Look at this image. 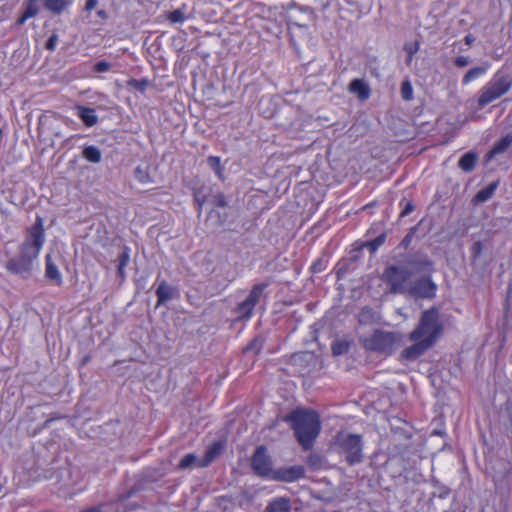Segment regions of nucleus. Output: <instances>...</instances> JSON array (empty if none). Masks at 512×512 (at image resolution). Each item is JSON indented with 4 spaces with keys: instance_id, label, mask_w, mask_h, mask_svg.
I'll use <instances>...</instances> for the list:
<instances>
[{
    "instance_id": "f257e3e1",
    "label": "nucleus",
    "mask_w": 512,
    "mask_h": 512,
    "mask_svg": "<svg viewBox=\"0 0 512 512\" xmlns=\"http://www.w3.org/2000/svg\"><path fill=\"white\" fill-rule=\"evenodd\" d=\"M394 260L395 263L387 265L382 275L383 281L394 294L406 293L414 275L434 271V262L423 251L400 254Z\"/></svg>"
},
{
    "instance_id": "f03ea898",
    "label": "nucleus",
    "mask_w": 512,
    "mask_h": 512,
    "mask_svg": "<svg viewBox=\"0 0 512 512\" xmlns=\"http://www.w3.org/2000/svg\"><path fill=\"white\" fill-rule=\"evenodd\" d=\"M44 242V221L41 216L37 215L34 224L27 229L26 237L19 246L18 254L7 260L5 264L7 271L25 280L32 277Z\"/></svg>"
},
{
    "instance_id": "7ed1b4c3",
    "label": "nucleus",
    "mask_w": 512,
    "mask_h": 512,
    "mask_svg": "<svg viewBox=\"0 0 512 512\" xmlns=\"http://www.w3.org/2000/svg\"><path fill=\"white\" fill-rule=\"evenodd\" d=\"M284 421L290 423L303 450L311 449L321 430L318 413L313 410L298 408L286 415Z\"/></svg>"
},
{
    "instance_id": "20e7f679",
    "label": "nucleus",
    "mask_w": 512,
    "mask_h": 512,
    "mask_svg": "<svg viewBox=\"0 0 512 512\" xmlns=\"http://www.w3.org/2000/svg\"><path fill=\"white\" fill-rule=\"evenodd\" d=\"M512 87V75L505 68L494 73L492 78L479 90L477 105L479 109L501 98Z\"/></svg>"
},
{
    "instance_id": "39448f33",
    "label": "nucleus",
    "mask_w": 512,
    "mask_h": 512,
    "mask_svg": "<svg viewBox=\"0 0 512 512\" xmlns=\"http://www.w3.org/2000/svg\"><path fill=\"white\" fill-rule=\"evenodd\" d=\"M360 342L367 351L391 355L402 344L399 332L376 329L370 335L361 337Z\"/></svg>"
},
{
    "instance_id": "423d86ee",
    "label": "nucleus",
    "mask_w": 512,
    "mask_h": 512,
    "mask_svg": "<svg viewBox=\"0 0 512 512\" xmlns=\"http://www.w3.org/2000/svg\"><path fill=\"white\" fill-rule=\"evenodd\" d=\"M441 332L442 325L439 322V310L432 307L422 312L419 324L410 333L409 339H423L428 342L431 341V344L434 345Z\"/></svg>"
},
{
    "instance_id": "0eeeda50",
    "label": "nucleus",
    "mask_w": 512,
    "mask_h": 512,
    "mask_svg": "<svg viewBox=\"0 0 512 512\" xmlns=\"http://www.w3.org/2000/svg\"><path fill=\"white\" fill-rule=\"evenodd\" d=\"M339 453L345 457L346 462L353 466L363 460V439L361 435L342 433L337 436Z\"/></svg>"
},
{
    "instance_id": "6e6552de",
    "label": "nucleus",
    "mask_w": 512,
    "mask_h": 512,
    "mask_svg": "<svg viewBox=\"0 0 512 512\" xmlns=\"http://www.w3.org/2000/svg\"><path fill=\"white\" fill-rule=\"evenodd\" d=\"M251 466L257 476L272 480L275 470H273V462L265 446L256 448L252 456Z\"/></svg>"
},
{
    "instance_id": "1a4fd4ad",
    "label": "nucleus",
    "mask_w": 512,
    "mask_h": 512,
    "mask_svg": "<svg viewBox=\"0 0 512 512\" xmlns=\"http://www.w3.org/2000/svg\"><path fill=\"white\" fill-rule=\"evenodd\" d=\"M314 19L315 13L312 8L308 6H298L296 3L290 4L287 21L289 30L293 27L307 30L309 22L314 21Z\"/></svg>"
},
{
    "instance_id": "9d476101",
    "label": "nucleus",
    "mask_w": 512,
    "mask_h": 512,
    "mask_svg": "<svg viewBox=\"0 0 512 512\" xmlns=\"http://www.w3.org/2000/svg\"><path fill=\"white\" fill-rule=\"evenodd\" d=\"M269 283L255 284L247 298L239 303L235 309V313L239 319H249L252 316V312L259 302L264 290L268 287Z\"/></svg>"
},
{
    "instance_id": "9b49d317",
    "label": "nucleus",
    "mask_w": 512,
    "mask_h": 512,
    "mask_svg": "<svg viewBox=\"0 0 512 512\" xmlns=\"http://www.w3.org/2000/svg\"><path fill=\"white\" fill-rule=\"evenodd\" d=\"M428 276H423L413 282L408 291L412 296L419 298H427L431 299L435 296L437 285L432 281L430 274L427 273Z\"/></svg>"
},
{
    "instance_id": "f8f14e48",
    "label": "nucleus",
    "mask_w": 512,
    "mask_h": 512,
    "mask_svg": "<svg viewBox=\"0 0 512 512\" xmlns=\"http://www.w3.org/2000/svg\"><path fill=\"white\" fill-rule=\"evenodd\" d=\"M415 343L407 348H405L401 354V360L405 361H415L420 356H422L428 349H430L433 345L431 341H425L423 339L413 340Z\"/></svg>"
},
{
    "instance_id": "ddd939ff",
    "label": "nucleus",
    "mask_w": 512,
    "mask_h": 512,
    "mask_svg": "<svg viewBox=\"0 0 512 512\" xmlns=\"http://www.w3.org/2000/svg\"><path fill=\"white\" fill-rule=\"evenodd\" d=\"M305 474V469L303 466L295 465L287 468H280L275 470L274 475H272V480L274 481H284V482H293L300 478H302Z\"/></svg>"
},
{
    "instance_id": "4468645a",
    "label": "nucleus",
    "mask_w": 512,
    "mask_h": 512,
    "mask_svg": "<svg viewBox=\"0 0 512 512\" xmlns=\"http://www.w3.org/2000/svg\"><path fill=\"white\" fill-rule=\"evenodd\" d=\"M45 277L56 286L63 284L62 275L50 254L45 256Z\"/></svg>"
},
{
    "instance_id": "2eb2a0df",
    "label": "nucleus",
    "mask_w": 512,
    "mask_h": 512,
    "mask_svg": "<svg viewBox=\"0 0 512 512\" xmlns=\"http://www.w3.org/2000/svg\"><path fill=\"white\" fill-rule=\"evenodd\" d=\"M177 290L166 281H161L156 289L157 306L166 303L175 297Z\"/></svg>"
},
{
    "instance_id": "dca6fc26",
    "label": "nucleus",
    "mask_w": 512,
    "mask_h": 512,
    "mask_svg": "<svg viewBox=\"0 0 512 512\" xmlns=\"http://www.w3.org/2000/svg\"><path fill=\"white\" fill-rule=\"evenodd\" d=\"M75 110L77 111V116L87 127H92L98 123V116L93 108L76 105Z\"/></svg>"
},
{
    "instance_id": "f3484780",
    "label": "nucleus",
    "mask_w": 512,
    "mask_h": 512,
    "mask_svg": "<svg viewBox=\"0 0 512 512\" xmlns=\"http://www.w3.org/2000/svg\"><path fill=\"white\" fill-rule=\"evenodd\" d=\"M130 261V249L127 246H124L122 251L117 256L115 262L117 263V275L120 278L121 282H123L126 278L125 268L129 264Z\"/></svg>"
},
{
    "instance_id": "a211bd4d",
    "label": "nucleus",
    "mask_w": 512,
    "mask_h": 512,
    "mask_svg": "<svg viewBox=\"0 0 512 512\" xmlns=\"http://www.w3.org/2000/svg\"><path fill=\"white\" fill-rule=\"evenodd\" d=\"M291 502L288 498L279 497L268 503L266 512H291Z\"/></svg>"
},
{
    "instance_id": "6ab92c4d",
    "label": "nucleus",
    "mask_w": 512,
    "mask_h": 512,
    "mask_svg": "<svg viewBox=\"0 0 512 512\" xmlns=\"http://www.w3.org/2000/svg\"><path fill=\"white\" fill-rule=\"evenodd\" d=\"M349 90L357 94L358 98L361 100H366L370 96L369 87L361 79L352 80L351 83L349 84Z\"/></svg>"
},
{
    "instance_id": "aec40b11",
    "label": "nucleus",
    "mask_w": 512,
    "mask_h": 512,
    "mask_svg": "<svg viewBox=\"0 0 512 512\" xmlns=\"http://www.w3.org/2000/svg\"><path fill=\"white\" fill-rule=\"evenodd\" d=\"M499 182L493 181L490 184H488L486 187L482 188L477 192V194L474 196L473 201L475 203H484L487 200H489L493 194L495 193L496 189L498 188Z\"/></svg>"
},
{
    "instance_id": "412c9836",
    "label": "nucleus",
    "mask_w": 512,
    "mask_h": 512,
    "mask_svg": "<svg viewBox=\"0 0 512 512\" xmlns=\"http://www.w3.org/2000/svg\"><path fill=\"white\" fill-rule=\"evenodd\" d=\"M512 144V133L507 134L498 140L492 149L487 154L488 159L493 158L495 155L505 152L508 147Z\"/></svg>"
},
{
    "instance_id": "4be33fe9",
    "label": "nucleus",
    "mask_w": 512,
    "mask_h": 512,
    "mask_svg": "<svg viewBox=\"0 0 512 512\" xmlns=\"http://www.w3.org/2000/svg\"><path fill=\"white\" fill-rule=\"evenodd\" d=\"M222 445L219 442L213 443L206 451L204 458L198 464L200 467L210 465L221 453Z\"/></svg>"
},
{
    "instance_id": "5701e85b",
    "label": "nucleus",
    "mask_w": 512,
    "mask_h": 512,
    "mask_svg": "<svg viewBox=\"0 0 512 512\" xmlns=\"http://www.w3.org/2000/svg\"><path fill=\"white\" fill-rule=\"evenodd\" d=\"M477 154L474 152L465 153L459 160L458 166L466 172L472 171L477 163Z\"/></svg>"
},
{
    "instance_id": "b1692460",
    "label": "nucleus",
    "mask_w": 512,
    "mask_h": 512,
    "mask_svg": "<svg viewBox=\"0 0 512 512\" xmlns=\"http://www.w3.org/2000/svg\"><path fill=\"white\" fill-rule=\"evenodd\" d=\"M46 9L54 14H61L69 5V0H43Z\"/></svg>"
},
{
    "instance_id": "393cba45",
    "label": "nucleus",
    "mask_w": 512,
    "mask_h": 512,
    "mask_svg": "<svg viewBox=\"0 0 512 512\" xmlns=\"http://www.w3.org/2000/svg\"><path fill=\"white\" fill-rule=\"evenodd\" d=\"M351 343L344 339H336L331 344L332 354L341 356L349 352Z\"/></svg>"
},
{
    "instance_id": "a878e982",
    "label": "nucleus",
    "mask_w": 512,
    "mask_h": 512,
    "mask_svg": "<svg viewBox=\"0 0 512 512\" xmlns=\"http://www.w3.org/2000/svg\"><path fill=\"white\" fill-rule=\"evenodd\" d=\"M82 155L87 161L92 163H99L102 159L100 149L93 145L86 146L83 149Z\"/></svg>"
},
{
    "instance_id": "bb28decb",
    "label": "nucleus",
    "mask_w": 512,
    "mask_h": 512,
    "mask_svg": "<svg viewBox=\"0 0 512 512\" xmlns=\"http://www.w3.org/2000/svg\"><path fill=\"white\" fill-rule=\"evenodd\" d=\"M386 233L382 232L376 238L366 241L361 245V248H366L370 251L371 254H374L380 246H382L386 241Z\"/></svg>"
},
{
    "instance_id": "cd10ccee",
    "label": "nucleus",
    "mask_w": 512,
    "mask_h": 512,
    "mask_svg": "<svg viewBox=\"0 0 512 512\" xmlns=\"http://www.w3.org/2000/svg\"><path fill=\"white\" fill-rule=\"evenodd\" d=\"M488 67H489V65L486 64L484 66L474 67V68L470 69L464 75V77L462 79V83L464 85H466V84L470 83L471 81L475 80L476 78L480 77L481 75L485 74L486 71L488 70Z\"/></svg>"
},
{
    "instance_id": "c85d7f7f",
    "label": "nucleus",
    "mask_w": 512,
    "mask_h": 512,
    "mask_svg": "<svg viewBox=\"0 0 512 512\" xmlns=\"http://www.w3.org/2000/svg\"><path fill=\"white\" fill-rule=\"evenodd\" d=\"M419 48H420L419 41L408 42L404 45L403 49L407 54V58H406L407 65L411 64L413 56L419 51Z\"/></svg>"
},
{
    "instance_id": "c756f323",
    "label": "nucleus",
    "mask_w": 512,
    "mask_h": 512,
    "mask_svg": "<svg viewBox=\"0 0 512 512\" xmlns=\"http://www.w3.org/2000/svg\"><path fill=\"white\" fill-rule=\"evenodd\" d=\"M207 164L213 171H215V173L217 174L218 177H220V178L222 177L223 167L221 165V161H220L219 157L209 156L207 158Z\"/></svg>"
},
{
    "instance_id": "7c9ffc66",
    "label": "nucleus",
    "mask_w": 512,
    "mask_h": 512,
    "mask_svg": "<svg viewBox=\"0 0 512 512\" xmlns=\"http://www.w3.org/2000/svg\"><path fill=\"white\" fill-rule=\"evenodd\" d=\"M197 461V457L194 454H186L179 462L178 467L180 469L191 468Z\"/></svg>"
},
{
    "instance_id": "2f4dec72",
    "label": "nucleus",
    "mask_w": 512,
    "mask_h": 512,
    "mask_svg": "<svg viewBox=\"0 0 512 512\" xmlns=\"http://www.w3.org/2000/svg\"><path fill=\"white\" fill-rule=\"evenodd\" d=\"M401 96L404 100L409 101L413 97V88L410 81H403L401 84Z\"/></svg>"
},
{
    "instance_id": "473e14b6",
    "label": "nucleus",
    "mask_w": 512,
    "mask_h": 512,
    "mask_svg": "<svg viewBox=\"0 0 512 512\" xmlns=\"http://www.w3.org/2000/svg\"><path fill=\"white\" fill-rule=\"evenodd\" d=\"M418 226H419V224L410 228L409 232L402 239V241L400 242L398 247L407 249L410 246V244L412 243L413 237H414L416 231L418 230Z\"/></svg>"
},
{
    "instance_id": "72a5a7b5",
    "label": "nucleus",
    "mask_w": 512,
    "mask_h": 512,
    "mask_svg": "<svg viewBox=\"0 0 512 512\" xmlns=\"http://www.w3.org/2000/svg\"><path fill=\"white\" fill-rule=\"evenodd\" d=\"M168 20L172 23H182L185 20L184 12L180 9L173 10L168 14Z\"/></svg>"
},
{
    "instance_id": "f704fd0d",
    "label": "nucleus",
    "mask_w": 512,
    "mask_h": 512,
    "mask_svg": "<svg viewBox=\"0 0 512 512\" xmlns=\"http://www.w3.org/2000/svg\"><path fill=\"white\" fill-rule=\"evenodd\" d=\"M148 84H149V82L146 79H142V80L131 79L128 81V86H130L136 90H139L141 92L145 91Z\"/></svg>"
},
{
    "instance_id": "c9c22d12",
    "label": "nucleus",
    "mask_w": 512,
    "mask_h": 512,
    "mask_svg": "<svg viewBox=\"0 0 512 512\" xmlns=\"http://www.w3.org/2000/svg\"><path fill=\"white\" fill-rule=\"evenodd\" d=\"M483 244L481 241H475L471 246V258L476 261L482 254Z\"/></svg>"
},
{
    "instance_id": "e433bc0d",
    "label": "nucleus",
    "mask_w": 512,
    "mask_h": 512,
    "mask_svg": "<svg viewBox=\"0 0 512 512\" xmlns=\"http://www.w3.org/2000/svg\"><path fill=\"white\" fill-rule=\"evenodd\" d=\"M400 205L403 206V209L400 213V217L403 218L409 215L414 210V204L411 201L402 200Z\"/></svg>"
},
{
    "instance_id": "4c0bfd02",
    "label": "nucleus",
    "mask_w": 512,
    "mask_h": 512,
    "mask_svg": "<svg viewBox=\"0 0 512 512\" xmlns=\"http://www.w3.org/2000/svg\"><path fill=\"white\" fill-rule=\"evenodd\" d=\"M261 348H262V340L255 338L246 346L244 351L247 352L250 350H255L258 353L261 350Z\"/></svg>"
},
{
    "instance_id": "58836bf2",
    "label": "nucleus",
    "mask_w": 512,
    "mask_h": 512,
    "mask_svg": "<svg viewBox=\"0 0 512 512\" xmlns=\"http://www.w3.org/2000/svg\"><path fill=\"white\" fill-rule=\"evenodd\" d=\"M372 318V310L370 308H363L359 314V322L367 323Z\"/></svg>"
},
{
    "instance_id": "ea45409f",
    "label": "nucleus",
    "mask_w": 512,
    "mask_h": 512,
    "mask_svg": "<svg viewBox=\"0 0 512 512\" xmlns=\"http://www.w3.org/2000/svg\"><path fill=\"white\" fill-rule=\"evenodd\" d=\"M213 203L218 207H226L227 201H226L225 195L221 192L215 194L213 196Z\"/></svg>"
},
{
    "instance_id": "a19ab883",
    "label": "nucleus",
    "mask_w": 512,
    "mask_h": 512,
    "mask_svg": "<svg viewBox=\"0 0 512 512\" xmlns=\"http://www.w3.org/2000/svg\"><path fill=\"white\" fill-rule=\"evenodd\" d=\"M39 12V9L38 7L33 4V3H30L27 7H26V10L24 12V18H31V17H34L38 14Z\"/></svg>"
},
{
    "instance_id": "79ce46f5",
    "label": "nucleus",
    "mask_w": 512,
    "mask_h": 512,
    "mask_svg": "<svg viewBox=\"0 0 512 512\" xmlns=\"http://www.w3.org/2000/svg\"><path fill=\"white\" fill-rule=\"evenodd\" d=\"M111 68V64L106 61H99L94 66V71L98 73H103L108 71Z\"/></svg>"
},
{
    "instance_id": "37998d69",
    "label": "nucleus",
    "mask_w": 512,
    "mask_h": 512,
    "mask_svg": "<svg viewBox=\"0 0 512 512\" xmlns=\"http://www.w3.org/2000/svg\"><path fill=\"white\" fill-rule=\"evenodd\" d=\"M57 43H58V35L54 33L47 40V42L45 44V48L47 50L53 51L56 48Z\"/></svg>"
},
{
    "instance_id": "c03bdc74",
    "label": "nucleus",
    "mask_w": 512,
    "mask_h": 512,
    "mask_svg": "<svg viewBox=\"0 0 512 512\" xmlns=\"http://www.w3.org/2000/svg\"><path fill=\"white\" fill-rule=\"evenodd\" d=\"M454 63L457 67H465L470 63V61L465 56H459L455 59Z\"/></svg>"
},
{
    "instance_id": "a18cd8bd",
    "label": "nucleus",
    "mask_w": 512,
    "mask_h": 512,
    "mask_svg": "<svg viewBox=\"0 0 512 512\" xmlns=\"http://www.w3.org/2000/svg\"><path fill=\"white\" fill-rule=\"evenodd\" d=\"M98 4V0H87L85 3V10L87 12L92 11Z\"/></svg>"
},
{
    "instance_id": "49530a36",
    "label": "nucleus",
    "mask_w": 512,
    "mask_h": 512,
    "mask_svg": "<svg viewBox=\"0 0 512 512\" xmlns=\"http://www.w3.org/2000/svg\"><path fill=\"white\" fill-rule=\"evenodd\" d=\"M464 41L467 45H472V43L475 41V37L472 35V34H467L465 37H464Z\"/></svg>"
},
{
    "instance_id": "de8ad7c7",
    "label": "nucleus",
    "mask_w": 512,
    "mask_h": 512,
    "mask_svg": "<svg viewBox=\"0 0 512 512\" xmlns=\"http://www.w3.org/2000/svg\"><path fill=\"white\" fill-rule=\"evenodd\" d=\"M319 460V457L316 455H310L308 458V462L310 465H316V462Z\"/></svg>"
},
{
    "instance_id": "09e8293b",
    "label": "nucleus",
    "mask_w": 512,
    "mask_h": 512,
    "mask_svg": "<svg viewBox=\"0 0 512 512\" xmlns=\"http://www.w3.org/2000/svg\"><path fill=\"white\" fill-rule=\"evenodd\" d=\"M136 175H137V178L141 181V182H145V176L143 175L141 169L138 167L136 169Z\"/></svg>"
},
{
    "instance_id": "8fccbe9b",
    "label": "nucleus",
    "mask_w": 512,
    "mask_h": 512,
    "mask_svg": "<svg viewBox=\"0 0 512 512\" xmlns=\"http://www.w3.org/2000/svg\"><path fill=\"white\" fill-rule=\"evenodd\" d=\"M97 15H98V17H100L102 19L108 18V13L105 10H98Z\"/></svg>"
},
{
    "instance_id": "3c124183",
    "label": "nucleus",
    "mask_w": 512,
    "mask_h": 512,
    "mask_svg": "<svg viewBox=\"0 0 512 512\" xmlns=\"http://www.w3.org/2000/svg\"><path fill=\"white\" fill-rule=\"evenodd\" d=\"M81 512H103V511L100 509V507H90Z\"/></svg>"
},
{
    "instance_id": "603ef678",
    "label": "nucleus",
    "mask_w": 512,
    "mask_h": 512,
    "mask_svg": "<svg viewBox=\"0 0 512 512\" xmlns=\"http://www.w3.org/2000/svg\"><path fill=\"white\" fill-rule=\"evenodd\" d=\"M28 18H24V14L16 21V24L18 26H21L25 23V21L27 20Z\"/></svg>"
},
{
    "instance_id": "864d4df0",
    "label": "nucleus",
    "mask_w": 512,
    "mask_h": 512,
    "mask_svg": "<svg viewBox=\"0 0 512 512\" xmlns=\"http://www.w3.org/2000/svg\"><path fill=\"white\" fill-rule=\"evenodd\" d=\"M2 137H3V132H2V130L0 129V140L2 139Z\"/></svg>"
},
{
    "instance_id": "5fc2aeb1",
    "label": "nucleus",
    "mask_w": 512,
    "mask_h": 512,
    "mask_svg": "<svg viewBox=\"0 0 512 512\" xmlns=\"http://www.w3.org/2000/svg\"><path fill=\"white\" fill-rule=\"evenodd\" d=\"M463 512H465V511H463Z\"/></svg>"
}]
</instances>
